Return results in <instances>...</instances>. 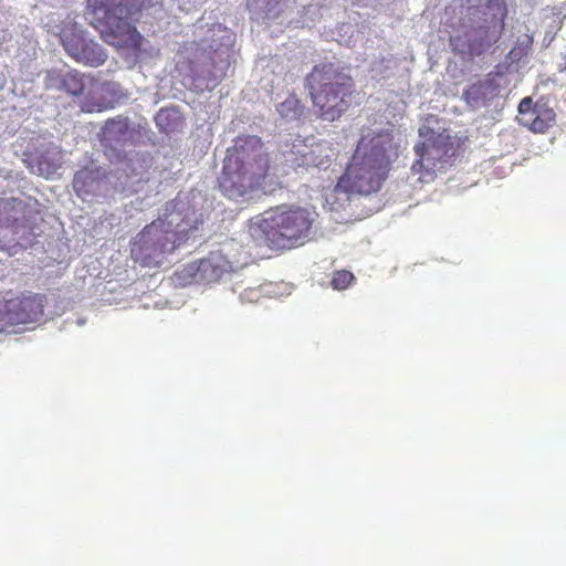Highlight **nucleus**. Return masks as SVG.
Wrapping results in <instances>:
<instances>
[{
	"mask_svg": "<svg viewBox=\"0 0 566 566\" xmlns=\"http://www.w3.org/2000/svg\"><path fill=\"white\" fill-rule=\"evenodd\" d=\"M394 129L384 128L364 136L337 188L347 193L370 195L379 190L398 158Z\"/></svg>",
	"mask_w": 566,
	"mask_h": 566,
	"instance_id": "obj_1",
	"label": "nucleus"
},
{
	"mask_svg": "<svg viewBox=\"0 0 566 566\" xmlns=\"http://www.w3.org/2000/svg\"><path fill=\"white\" fill-rule=\"evenodd\" d=\"M270 159L258 136H239L227 150L218 179L220 191L231 200H247L261 190L269 177Z\"/></svg>",
	"mask_w": 566,
	"mask_h": 566,
	"instance_id": "obj_2",
	"label": "nucleus"
},
{
	"mask_svg": "<svg viewBox=\"0 0 566 566\" xmlns=\"http://www.w3.org/2000/svg\"><path fill=\"white\" fill-rule=\"evenodd\" d=\"M305 87L317 117L327 122L348 112L356 91L353 76L332 62L314 65L305 77Z\"/></svg>",
	"mask_w": 566,
	"mask_h": 566,
	"instance_id": "obj_3",
	"label": "nucleus"
},
{
	"mask_svg": "<svg viewBox=\"0 0 566 566\" xmlns=\"http://www.w3.org/2000/svg\"><path fill=\"white\" fill-rule=\"evenodd\" d=\"M87 3L91 24L107 44L140 51L144 38L135 25V15L140 11L137 0H87Z\"/></svg>",
	"mask_w": 566,
	"mask_h": 566,
	"instance_id": "obj_4",
	"label": "nucleus"
},
{
	"mask_svg": "<svg viewBox=\"0 0 566 566\" xmlns=\"http://www.w3.org/2000/svg\"><path fill=\"white\" fill-rule=\"evenodd\" d=\"M314 213L298 206L276 207L264 212L250 226V233L272 249H292L308 239Z\"/></svg>",
	"mask_w": 566,
	"mask_h": 566,
	"instance_id": "obj_5",
	"label": "nucleus"
},
{
	"mask_svg": "<svg viewBox=\"0 0 566 566\" xmlns=\"http://www.w3.org/2000/svg\"><path fill=\"white\" fill-rule=\"evenodd\" d=\"M196 227L185 228L179 214L170 213L145 226L130 243L132 259L143 268L160 266L180 245L184 237Z\"/></svg>",
	"mask_w": 566,
	"mask_h": 566,
	"instance_id": "obj_6",
	"label": "nucleus"
},
{
	"mask_svg": "<svg viewBox=\"0 0 566 566\" xmlns=\"http://www.w3.org/2000/svg\"><path fill=\"white\" fill-rule=\"evenodd\" d=\"M421 140L413 146L416 159L411 165V174L422 184L432 182L437 172L444 169L458 156L463 140L448 129H420Z\"/></svg>",
	"mask_w": 566,
	"mask_h": 566,
	"instance_id": "obj_7",
	"label": "nucleus"
},
{
	"mask_svg": "<svg viewBox=\"0 0 566 566\" xmlns=\"http://www.w3.org/2000/svg\"><path fill=\"white\" fill-rule=\"evenodd\" d=\"M6 301L12 326L38 323L44 316V294L27 292Z\"/></svg>",
	"mask_w": 566,
	"mask_h": 566,
	"instance_id": "obj_8",
	"label": "nucleus"
},
{
	"mask_svg": "<svg viewBox=\"0 0 566 566\" xmlns=\"http://www.w3.org/2000/svg\"><path fill=\"white\" fill-rule=\"evenodd\" d=\"M486 9L492 13L493 25L492 28L480 27L476 30L480 38L472 41L471 50L478 55L499 41L507 17L506 0H488Z\"/></svg>",
	"mask_w": 566,
	"mask_h": 566,
	"instance_id": "obj_9",
	"label": "nucleus"
},
{
	"mask_svg": "<svg viewBox=\"0 0 566 566\" xmlns=\"http://www.w3.org/2000/svg\"><path fill=\"white\" fill-rule=\"evenodd\" d=\"M555 112L545 103L524 97L518 104V123L534 133H545L555 122Z\"/></svg>",
	"mask_w": 566,
	"mask_h": 566,
	"instance_id": "obj_10",
	"label": "nucleus"
},
{
	"mask_svg": "<svg viewBox=\"0 0 566 566\" xmlns=\"http://www.w3.org/2000/svg\"><path fill=\"white\" fill-rule=\"evenodd\" d=\"M61 83L69 94L73 96H85V99L81 105L82 111L93 113L104 109L103 103L92 102L90 99L94 87L97 85V82L93 77L85 76L77 71H70L63 75Z\"/></svg>",
	"mask_w": 566,
	"mask_h": 566,
	"instance_id": "obj_11",
	"label": "nucleus"
},
{
	"mask_svg": "<svg viewBox=\"0 0 566 566\" xmlns=\"http://www.w3.org/2000/svg\"><path fill=\"white\" fill-rule=\"evenodd\" d=\"M106 178V172L101 167H84L76 171L73 178V189L77 197L87 200L94 197L101 182Z\"/></svg>",
	"mask_w": 566,
	"mask_h": 566,
	"instance_id": "obj_12",
	"label": "nucleus"
},
{
	"mask_svg": "<svg viewBox=\"0 0 566 566\" xmlns=\"http://www.w3.org/2000/svg\"><path fill=\"white\" fill-rule=\"evenodd\" d=\"M335 157L332 144L325 140L307 144L305 168L327 169Z\"/></svg>",
	"mask_w": 566,
	"mask_h": 566,
	"instance_id": "obj_13",
	"label": "nucleus"
},
{
	"mask_svg": "<svg viewBox=\"0 0 566 566\" xmlns=\"http://www.w3.org/2000/svg\"><path fill=\"white\" fill-rule=\"evenodd\" d=\"M231 269V263L220 252H211L206 259H201L198 264L201 277L208 281L219 280L224 272Z\"/></svg>",
	"mask_w": 566,
	"mask_h": 566,
	"instance_id": "obj_14",
	"label": "nucleus"
},
{
	"mask_svg": "<svg viewBox=\"0 0 566 566\" xmlns=\"http://www.w3.org/2000/svg\"><path fill=\"white\" fill-rule=\"evenodd\" d=\"M106 59L105 50L98 43L87 39L74 60L92 67H98L105 63Z\"/></svg>",
	"mask_w": 566,
	"mask_h": 566,
	"instance_id": "obj_15",
	"label": "nucleus"
},
{
	"mask_svg": "<svg viewBox=\"0 0 566 566\" xmlns=\"http://www.w3.org/2000/svg\"><path fill=\"white\" fill-rule=\"evenodd\" d=\"M104 138L112 143H117L124 146L127 136L129 135L128 119L123 117L112 118L106 120L103 128Z\"/></svg>",
	"mask_w": 566,
	"mask_h": 566,
	"instance_id": "obj_16",
	"label": "nucleus"
},
{
	"mask_svg": "<svg viewBox=\"0 0 566 566\" xmlns=\"http://www.w3.org/2000/svg\"><path fill=\"white\" fill-rule=\"evenodd\" d=\"M60 38L65 51L73 59L76 57L80 52V48L83 46L87 40L83 31L76 29L75 27L63 29Z\"/></svg>",
	"mask_w": 566,
	"mask_h": 566,
	"instance_id": "obj_17",
	"label": "nucleus"
},
{
	"mask_svg": "<svg viewBox=\"0 0 566 566\" xmlns=\"http://www.w3.org/2000/svg\"><path fill=\"white\" fill-rule=\"evenodd\" d=\"M307 144L304 142L294 143L291 148L284 151V163L285 165L293 169L297 170L300 168H305V159H306Z\"/></svg>",
	"mask_w": 566,
	"mask_h": 566,
	"instance_id": "obj_18",
	"label": "nucleus"
},
{
	"mask_svg": "<svg viewBox=\"0 0 566 566\" xmlns=\"http://www.w3.org/2000/svg\"><path fill=\"white\" fill-rule=\"evenodd\" d=\"M277 112L283 118L300 119L304 113V105L295 94H291L277 105Z\"/></svg>",
	"mask_w": 566,
	"mask_h": 566,
	"instance_id": "obj_19",
	"label": "nucleus"
},
{
	"mask_svg": "<svg viewBox=\"0 0 566 566\" xmlns=\"http://www.w3.org/2000/svg\"><path fill=\"white\" fill-rule=\"evenodd\" d=\"M354 280L355 276L352 272L347 270H338L333 273L331 285L334 290L342 291L347 289Z\"/></svg>",
	"mask_w": 566,
	"mask_h": 566,
	"instance_id": "obj_20",
	"label": "nucleus"
},
{
	"mask_svg": "<svg viewBox=\"0 0 566 566\" xmlns=\"http://www.w3.org/2000/svg\"><path fill=\"white\" fill-rule=\"evenodd\" d=\"M483 95V84L474 83L468 90L464 91L463 97L467 103L473 105L476 104Z\"/></svg>",
	"mask_w": 566,
	"mask_h": 566,
	"instance_id": "obj_21",
	"label": "nucleus"
},
{
	"mask_svg": "<svg viewBox=\"0 0 566 566\" xmlns=\"http://www.w3.org/2000/svg\"><path fill=\"white\" fill-rule=\"evenodd\" d=\"M263 293L260 287H248L240 294L243 303H256L261 300Z\"/></svg>",
	"mask_w": 566,
	"mask_h": 566,
	"instance_id": "obj_22",
	"label": "nucleus"
},
{
	"mask_svg": "<svg viewBox=\"0 0 566 566\" xmlns=\"http://www.w3.org/2000/svg\"><path fill=\"white\" fill-rule=\"evenodd\" d=\"M12 327L6 300H0V333Z\"/></svg>",
	"mask_w": 566,
	"mask_h": 566,
	"instance_id": "obj_23",
	"label": "nucleus"
},
{
	"mask_svg": "<svg viewBox=\"0 0 566 566\" xmlns=\"http://www.w3.org/2000/svg\"><path fill=\"white\" fill-rule=\"evenodd\" d=\"M224 65L220 69L219 72L212 73L211 76L207 78V86H211V88H214L218 83L226 76V69L228 66V63L226 61H222Z\"/></svg>",
	"mask_w": 566,
	"mask_h": 566,
	"instance_id": "obj_24",
	"label": "nucleus"
},
{
	"mask_svg": "<svg viewBox=\"0 0 566 566\" xmlns=\"http://www.w3.org/2000/svg\"><path fill=\"white\" fill-rule=\"evenodd\" d=\"M165 116H166V112L161 109V111L158 113L157 117H156V120H157L158 125H161V124H160V122H161V119H163Z\"/></svg>",
	"mask_w": 566,
	"mask_h": 566,
	"instance_id": "obj_25",
	"label": "nucleus"
},
{
	"mask_svg": "<svg viewBox=\"0 0 566 566\" xmlns=\"http://www.w3.org/2000/svg\"><path fill=\"white\" fill-rule=\"evenodd\" d=\"M211 61H212L211 65L216 69L217 67L216 61L212 57H211Z\"/></svg>",
	"mask_w": 566,
	"mask_h": 566,
	"instance_id": "obj_26",
	"label": "nucleus"
}]
</instances>
